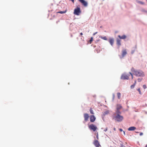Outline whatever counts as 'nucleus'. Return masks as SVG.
Here are the masks:
<instances>
[{"label": "nucleus", "instance_id": "nucleus-1", "mask_svg": "<svg viewBox=\"0 0 147 147\" xmlns=\"http://www.w3.org/2000/svg\"><path fill=\"white\" fill-rule=\"evenodd\" d=\"M131 70L133 74L136 76L143 77L144 76L143 72L141 71L135 70L133 68Z\"/></svg>", "mask_w": 147, "mask_h": 147}, {"label": "nucleus", "instance_id": "nucleus-2", "mask_svg": "<svg viewBox=\"0 0 147 147\" xmlns=\"http://www.w3.org/2000/svg\"><path fill=\"white\" fill-rule=\"evenodd\" d=\"M113 118L117 121L120 122L123 120V116L120 115L119 114H117Z\"/></svg>", "mask_w": 147, "mask_h": 147}, {"label": "nucleus", "instance_id": "nucleus-3", "mask_svg": "<svg viewBox=\"0 0 147 147\" xmlns=\"http://www.w3.org/2000/svg\"><path fill=\"white\" fill-rule=\"evenodd\" d=\"M81 13L80 9V7H77L75 9L74 13V14L77 16L79 15Z\"/></svg>", "mask_w": 147, "mask_h": 147}, {"label": "nucleus", "instance_id": "nucleus-4", "mask_svg": "<svg viewBox=\"0 0 147 147\" xmlns=\"http://www.w3.org/2000/svg\"><path fill=\"white\" fill-rule=\"evenodd\" d=\"M88 127L90 130H92L94 131H95L97 129V127L96 125L93 124L89 125Z\"/></svg>", "mask_w": 147, "mask_h": 147}, {"label": "nucleus", "instance_id": "nucleus-5", "mask_svg": "<svg viewBox=\"0 0 147 147\" xmlns=\"http://www.w3.org/2000/svg\"><path fill=\"white\" fill-rule=\"evenodd\" d=\"M93 144L96 147H101V146L100 145L98 141L97 140H95Z\"/></svg>", "mask_w": 147, "mask_h": 147}, {"label": "nucleus", "instance_id": "nucleus-6", "mask_svg": "<svg viewBox=\"0 0 147 147\" xmlns=\"http://www.w3.org/2000/svg\"><path fill=\"white\" fill-rule=\"evenodd\" d=\"M84 117L85 122H86L88 121L89 116L88 114L86 113H84Z\"/></svg>", "mask_w": 147, "mask_h": 147}, {"label": "nucleus", "instance_id": "nucleus-7", "mask_svg": "<svg viewBox=\"0 0 147 147\" xmlns=\"http://www.w3.org/2000/svg\"><path fill=\"white\" fill-rule=\"evenodd\" d=\"M78 1L81 3L85 7H86L87 6V3L84 0H78Z\"/></svg>", "mask_w": 147, "mask_h": 147}, {"label": "nucleus", "instance_id": "nucleus-8", "mask_svg": "<svg viewBox=\"0 0 147 147\" xmlns=\"http://www.w3.org/2000/svg\"><path fill=\"white\" fill-rule=\"evenodd\" d=\"M96 117L94 115H91L90 116V121L91 122H94L96 119Z\"/></svg>", "mask_w": 147, "mask_h": 147}, {"label": "nucleus", "instance_id": "nucleus-9", "mask_svg": "<svg viewBox=\"0 0 147 147\" xmlns=\"http://www.w3.org/2000/svg\"><path fill=\"white\" fill-rule=\"evenodd\" d=\"M108 41L111 45L112 46L114 42V38H110L109 39Z\"/></svg>", "mask_w": 147, "mask_h": 147}, {"label": "nucleus", "instance_id": "nucleus-10", "mask_svg": "<svg viewBox=\"0 0 147 147\" xmlns=\"http://www.w3.org/2000/svg\"><path fill=\"white\" fill-rule=\"evenodd\" d=\"M121 78L122 79H128L129 78V77L126 75H123L121 76Z\"/></svg>", "mask_w": 147, "mask_h": 147}, {"label": "nucleus", "instance_id": "nucleus-11", "mask_svg": "<svg viewBox=\"0 0 147 147\" xmlns=\"http://www.w3.org/2000/svg\"><path fill=\"white\" fill-rule=\"evenodd\" d=\"M126 50L125 49H123L122 51V55L123 57H124L127 54Z\"/></svg>", "mask_w": 147, "mask_h": 147}, {"label": "nucleus", "instance_id": "nucleus-12", "mask_svg": "<svg viewBox=\"0 0 147 147\" xmlns=\"http://www.w3.org/2000/svg\"><path fill=\"white\" fill-rule=\"evenodd\" d=\"M117 44L119 46V48L121 45V40L118 39H117L116 40Z\"/></svg>", "mask_w": 147, "mask_h": 147}, {"label": "nucleus", "instance_id": "nucleus-13", "mask_svg": "<svg viewBox=\"0 0 147 147\" xmlns=\"http://www.w3.org/2000/svg\"><path fill=\"white\" fill-rule=\"evenodd\" d=\"M136 129V127H131L128 129L129 131H134Z\"/></svg>", "mask_w": 147, "mask_h": 147}, {"label": "nucleus", "instance_id": "nucleus-14", "mask_svg": "<svg viewBox=\"0 0 147 147\" xmlns=\"http://www.w3.org/2000/svg\"><path fill=\"white\" fill-rule=\"evenodd\" d=\"M118 37H119L120 39H125L126 38V36L124 35L122 36L119 35L118 36Z\"/></svg>", "mask_w": 147, "mask_h": 147}, {"label": "nucleus", "instance_id": "nucleus-15", "mask_svg": "<svg viewBox=\"0 0 147 147\" xmlns=\"http://www.w3.org/2000/svg\"><path fill=\"white\" fill-rule=\"evenodd\" d=\"M122 106L120 105H117V110H120L122 108Z\"/></svg>", "mask_w": 147, "mask_h": 147}, {"label": "nucleus", "instance_id": "nucleus-16", "mask_svg": "<svg viewBox=\"0 0 147 147\" xmlns=\"http://www.w3.org/2000/svg\"><path fill=\"white\" fill-rule=\"evenodd\" d=\"M136 2L139 4H142V5H144V3L143 2H142L140 1H139L138 0H136Z\"/></svg>", "mask_w": 147, "mask_h": 147}, {"label": "nucleus", "instance_id": "nucleus-17", "mask_svg": "<svg viewBox=\"0 0 147 147\" xmlns=\"http://www.w3.org/2000/svg\"><path fill=\"white\" fill-rule=\"evenodd\" d=\"M100 37L101 38V39L105 40H107V38L106 37V36H100Z\"/></svg>", "mask_w": 147, "mask_h": 147}, {"label": "nucleus", "instance_id": "nucleus-18", "mask_svg": "<svg viewBox=\"0 0 147 147\" xmlns=\"http://www.w3.org/2000/svg\"><path fill=\"white\" fill-rule=\"evenodd\" d=\"M90 112L91 114H94V112L93 111V110H92V108H90Z\"/></svg>", "mask_w": 147, "mask_h": 147}, {"label": "nucleus", "instance_id": "nucleus-19", "mask_svg": "<svg viewBox=\"0 0 147 147\" xmlns=\"http://www.w3.org/2000/svg\"><path fill=\"white\" fill-rule=\"evenodd\" d=\"M121 95V94L120 93H119V92L117 93V96L118 98L119 99H120V98Z\"/></svg>", "mask_w": 147, "mask_h": 147}, {"label": "nucleus", "instance_id": "nucleus-20", "mask_svg": "<svg viewBox=\"0 0 147 147\" xmlns=\"http://www.w3.org/2000/svg\"><path fill=\"white\" fill-rule=\"evenodd\" d=\"M66 12V11H60L57 12V13H60L61 14L64 13Z\"/></svg>", "mask_w": 147, "mask_h": 147}, {"label": "nucleus", "instance_id": "nucleus-21", "mask_svg": "<svg viewBox=\"0 0 147 147\" xmlns=\"http://www.w3.org/2000/svg\"><path fill=\"white\" fill-rule=\"evenodd\" d=\"M116 113L117 114H119L121 113V112L119 111V110H117V111L116 112Z\"/></svg>", "mask_w": 147, "mask_h": 147}, {"label": "nucleus", "instance_id": "nucleus-22", "mask_svg": "<svg viewBox=\"0 0 147 147\" xmlns=\"http://www.w3.org/2000/svg\"><path fill=\"white\" fill-rule=\"evenodd\" d=\"M137 90L138 91V92H139V94H142V92H141V91H140V88H138V89Z\"/></svg>", "mask_w": 147, "mask_h": 147}, {"label": "nucleus", "instance_id": "nucleus-23", "mask_svg": "<svg viewBox=\"0 0 147 147\" xmlns=\"http://www.w3.org/2000/svg\"><path fill=\"white\" fill-rule=\"evenodd\" d=\"M135 86V85H134V84H133V85H131L130 86L131 88V89H132V88H134Z\"/></svg>", "mask_w": 147, "mask_h": 147}, {"label": "nucleus", "instance_id": "nucleus-24", "mask_svg": "<svg viewBox=\"0 0 147 147\" xmlns=\"http://www.w3.org/2000/svg\"><path fill=\"white\" fill-rule=\"evenodd\" d=\"M93 41V38L92 37H91L90 39V41H89V42H90V44H91L92 42V41Z\"/></svg>", "mask_w": 147, "mask_h": 147}, {"label": "nucleus", "instance_id": "nucleus-25", "mask_svg": "<svg viewBox=\"0 0 147 147\" xmlns=\"http://www.w3.org/2000/svg\"><path fill=\"white\" fill-rule=\"evenodd\" d=\"M143 87L144 89H145L146 88V85L144 84V85H143Z\"/></svg>", "mask_w": 147, "mask_h": 147}, {"label": "nucleus", "instance_id": "nucleus-26", "mask_svg": "<svg viewBox=\"0 0 147 147\" xmlns=\"http://www.w3.org/2000/svg\"><path fill=\"white\" fill-rule=\"evenodd\" d=\"M142 80V79H140V78H138V82H140V81H141Z\"/></svg>", "mask_w": 147, "mask_h": 147}, {"label": "nucleus", "instance_id": "nucleus-27", "mask_svg": "<svg viewBox=\"0 0 147 147\" xmlns=\"http://www.w3.org/2000/svg\"><path fill=\"white\" fill-rule=\"evenodd\" d=\"M107 130V128L106 127L104 130L105 131H106Z\"/></svg>", "mask_w": 147, "mask_h": 147}, {"label": "nucleus", "instance_id": "nucleus-28", "mask_svg": "<svg viewBox=\"0 0 147 147\" xmlns=\"http://www.w3.org/2000/svg\"><path fill=\"white\" fill-rule=\"evenodd\" d=\"M129 74L131 75L132 76V78L133 79V78L132 74L131 72H129Z\"/></svg>", "mask_w": 147, "mask_h": 147}, {"label": "nucleus", "instance_id": "nucleus-29", "mask_svg": "<svg viewBox=\"0 0 147 147\" xmlns=\"http://www.w3.org/2000/svg\"><path fill=\"white\" fill-rule=\"evenodd\" d=\"M143 135V133H142V132L140 133V136H142Z\"/></svg>", "mask_w": 147, "mask_h": 147}, {"label": "nucleus", "instance_id": "nucleus-30", "mask_svg": "<svg viewBox=\"0 0 147 147\" xmlns=\"http://www.w3.org/2000/svg\"><path fill=\"white\" fill-rule=\"evenodd\" d=\"M121 147H126L123 144L121 145Z\"/></svg>", "mask_w": 147, "mask_h": 147}, {"label": "nucleus", "instance_id": "nucleus-31", "mask_svg": "<svg viewBox=\"0 0 147 147\" xmlns=\"http://www.w3.org/2000/svg\"><path fill=\"white\" fill-rule=\"evenodd\" d=\"M119 130L121 132L122 131H123V129H119Z\"/></svg>", "mask_w": 147, "mask_h": 147}, {"label": "nucleus", "instance_id": "nucleus-32", "mask_svg": "<svg viewBox=\"0 0 147 147\" xmlns=\"http://www.w3.org/2000/svg\"><path fill=\"white\" fill-rule=\"evenodd\" d=\"M97 33V32H95V33H94L93 34V35H95Z\"/></svg>", "mask_w": 147, "mask_h": 147}, {"label": "nucleus", "instance_id": "nucleus-33", "mask_svg": "<svg viewBox=\"0 0 147 147\" xmlns=\"http://www.w3.org/2000/svg\"><path fill=\"white\" fill-rule=\"evenodd\" d=\"M136 80L135 81V82L134 83V85H136Z\"/></svg>", "mask_w": 147, "mask_h": 147}, {"label": "nucleus", "instance_id": "nucleus-34", "mask_svg": "<svg viewBox=\"0 0 147 147\" xmlns=\"http://www.w3.org/2000/svg\"><path fill=\"white\" fill-rule=\"evenodd\" d=\"M96 138L97 139H98V137L97 135H96Z\"/></svg>", "mask_w": 147, "mask_h": 147}, {"label": "nucleus", "instance_id": "nucleus-35", "mask_svg": "<svg viewBox=\"0 0 147 147\" xmlns=\"http://www.w3.org/2000/svg\"><path fill=\"white\" fill-rule=\"evenodd\" d=\"M80 34L81 35H83V33L82 32H81L80 33Z\"/></svg>", "mask_w": 147, "mask_h": 147}, {"label": "nucleus", "instance_id": "nucleus-36", "mask_svg": "<svg viewBox=\"0 0 147 147\" xmlns=\"http://www.w3.org/2000/svg\"><path fill=\"white\" fill-rule=\"evenodd\" d=\"M113 129H114V130L115 131L116 130V128H115V127H114V128H113Z\"/></svg>", "mask_w": 147, "mask_h": 147}, {"label": "nucleus", "instance_id": "nucleus-37", "mask_svg": "<svg viewBox=\"0 0 147 147\" xmlns=\"http://www.w3.org/2000/svg\"><path fill=\"white\" fill-rule=\"evenodd\" d=\"M123 133L124 135H125V133L124 131H123Z\"/></svg>", "mask_w": 147, "mask_h": 147}, {"label": "nucleus", "instance_id": "nucleus-38", "mask_svg": "<svg viewBox=\"0 0 147 147\" xmlns=\"http://www.w3.org/2000/svg\"><path fill=\"white\" fill-rule=\"evenodd\" d=\"M145 147H147V144H146Z\"/></svg>", "mask_w": 147, "mask_h": 147}, {"label": "nucleus", "instance_id": "nucleus-39", "mask_svg": "<svg viewBox=\"0 0 147 147\" xmlns=\"http://www.w3.org/2000/svg\"><path fill=\"white\" fill-rule=\"evenodd\" d=\"M82 41L84 42V40H82Z\"/></svg>", "mask_w": 147, "mask_h": 147}, {"label": "nucleus", "instance_id": "nucleus-40", "mask_svg": "<svg viewBox=\"0 0 147 147\" xmlns=\"http://www.w3.org/2000/svg\"><path fill=\"white\" fill-rule=\"evenodd\" d=\"M103 1H104V0H103Z\"/></svg>", "mask_w": 147, "mask_h": 147}]
</instances>
